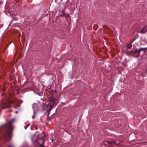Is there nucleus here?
I'll list each match as a JSON object with an SVG mask.
<instances>
[{
  "mask_svg": "<svg viewBox=\"0 0 147 147\" xmlns=\"http://www.w3.org/2000/svg\"><path fill=\"white\" fill-rule=\"evenodd\" d=\"M14 121L15 119H11L7 122L5 125L6 131L4 137L6 139L11 138L12 134V123Z\"/></svg>",
  "mask_w": 147,
  "mask_h": 147,
  "instance_id": "obj_1",
  "label": "nucleus"
},
{
  "mask_svg": "<svg viewBox=\"0 0 147 147\" xmlns=\"http://www.w3.org/2000/svg\"><path fill=\"white\" fill-rule=\"evenodd\" d=\"M16 102L12 99L4 100L0 104V107L2 109H5L11 107L9 104H16Z\"/></svg>",
  "mask_w": 147,
  "mask_h": 147,
  "instance_id": "obj_2",
  "label": "nucleus"
},
{
  "mask_svg": "<svg viewBox=\"0 0 147 147\" xmlns=\"http://www.w3.org/2000/svg\"><path fill=\"white\" fill-rule=\"evenodd\" d=\"M55 100H49L48 103L45 104L44 105V107H45V109L47 111H51L52 108L53 107L54 105Z\"/></svg>",
  "mask_w": 147,
  "mask_h": 147,
  "instance_id": "obj_3",
  "label": "nucleus"
},
{
  "mask_svg": "<svg viewBox=\"0 0 147 147\" xmlns=\"http://www.w3.org/2000/svg\"><path fill=\"white\" fill-rule=\"evenodd\" d=\"M44 136H41V138L40 135H39L38 136H34L32 137V140L33 141V142H36L38 140H39L40 139L42 142L41 145H42L44 143L45 141Z\"/></svg>",
  "mask_w": 147,
  "mask_h": 147,
  "instance_id": "obj_4",
  "label": "nucleus"
},
{
  "mask_svg": "<svg viewBox=\"0 0 147 147\" xmlns=\"http://www.w3.org/2000/svg\"><path fill=\"white\" fill-rule=\"evenodd\" d=\"M147 49V48H140L139 50L136 49L135 50V51L136 52V53H137V55L138 57L140 56V52L142 51H143L144 52H145L146 50Z\"/></svg>",
  "mask_w": 147,
  "mask_h": 147,
  "instance_id": "obj_5",
  "label": "nucleus"
},
{
  "mask_svg": "<svg viewBox=\"0 0 147 147\" xmlns=\"http://www.w3.org/2000/svg\"><path fill=\"white\" fill-rule=\"evenodd\" d=\"M136 52L135 51V50L134 51H129L128 50H126L125 51V53L128 55H129L133 54H136Z\"/></svg>",
  "mask_w": 147,
  "mask_h": 147,
  "instance_id": "obj_6",
  "label": "nucleus"
},
{
  "mask_svg": "<svg viewBox=\"0 0 147 147\" xmlns=\"http://www.w3.org/2000/svg\"><path fill=\"white\" fill-rule=\"evenodd\" d=\"M147 32V27L146 26L144 27L141 31V33L142 34H145Z\"/></svg>",
  "mask_w": 147,
  "mask_h": 147,
  "instance_id": "obj_7",
  "label": "nucleus"
},
{
  "mask_svg": "<svg viewBox=\"0 0 147 147\" xmlns=\"http://www.w3.org/2000/svg\"><path fill=\"white\" fill-rule=\"evenodd\" d=\"M33 108L34 111H35L36 112L37 111L38 107L37 104L36 103L34 104L33 105Z\"/></svg>",
  "mask_w": 147,
  "mask_h": 147,
  "instance_id": "obj_8",
  "label": "nucleus"
},
{
  "mask_svg": "<svg viewBox=\"0 0 147 147\" xmlns=\"http://www.w3.org/2000/svg\"><path fill=\"white\" fill-rule=\"evenodd\" d=\"M107 142L109 144H112V143H114L115 144H116L117 146H119V142H118L117 141L113 142H112L111 141H107Z\"/></svg>",
  "mask_w": 147,
  "mask_h": 147,
  "instance_id": "obj_9",
  "label": "nucleus"
},
{
  "mask_svg": "<svg viewBox=\"0 0 147 147\" xmlns=\"http://www.w3.org/2000/svg\"><path fill=\"white\" fill-rule=\"evenodd\" d=\"M132 47V46L131 43L128 44L127 46L126 50H128L130 49Z\"/></svg>",
  "mask_w": 147,
  "mask_h": 147,
  "instance_id": "obj_10",
  "label": "nucleus"
},
{
  "mask_svg": "<svg viewBox=\"0 0 147 147\" xmlns=\"http://www.w3.org/2000/svg\"><path fill=\"white\" fill-rule=\"evenodd\" d=\"M34 115L33 116H32V118L33 119H34L35 118V116H36V113L35 111H34Z\"/></svg>",
  "mask_w": 147,
  "mask_h": 147,
  "instance_id": "obj_11",
  "label": "nucleus"
},
{
  "mask_svg": "<svg viewBox=\"0 0 147 147\" xmlns=\"http://www.w3.org/2000/svg\"><path fill=\"white\" fill-rule=\"evenodd\" d=\"M30 125V124H29L27 126H25V127H24L25 129H26V128L29 126Z\"/></svg>",
  "mask_w": 147,
  "mask_h": 147,
  "instance_id": "obj_12",
  "label": "nucleus"
},
{
  "mask_svg": "<svg viewBox=\"0 0 147 147\" xmlns=\"http://www.w3.org/2000/svg\"><path fill=\"white\" fill-rule=\"evenodd\" d=\"M8 147H13V146L12 145L10 144L8 146Z\"/></svg>",
  "mask_w": 147,
  "mask_h": 147,
  "instance_id": "obj_13",
  "label": "nucleus"
},
{
  "mask_svg": "<svg viewBox=\"0 0 147 147\" xmlns=\"http://www.w3.org/2000/svg\"><path fill=\"white\" fill-rule=\"evenodd\" d=\"M65 16H66V17H68L69 16V15L67 13L66 14H65Z\"/></svg>",
  "mask_w": 147,
  "mask_h": 147,
  "instance_id": "obj_14",
  "label": "nucleus"
},
{
  "mask_svg": "<svg viewBox=\"0 0 147 147\" xmlns=\"http://www.w3.org/2000/svg\"><path fill=\"white\" fill-rule=\"evenodd\" d=\"M49 119L48 118H47L46 120V121L47 122H48V121H49Z\"/></svg>",
  "mask_w": 147,
  "mask_h": 147,
  "instance_id": "obj_15",
  "label": "nucleus"
},
{
  "mask_svg": "<svg viewBox=\"0 0 147 147\" xmlns=\"http://www.w3.org/2000/svg\"><path fill=\"white\" fill-rule=\"evenodd\" d=\"M51 140L52 142H53V139H52V138H51Z\"/></svg>",
  "mask_w": 147,
  "mask_h": 147,
  "instance_id": "obj_16",
  "label": "nucleus"
},
{
  "mask_svg": "<svg viewBox=\"0 0 147 147\" xmlns=\"http://www.w3.org/2000/svg\"><path fill=\"white\" fill-rule=\"evenodd\" d=\"M45 109V108H44V109H43V110H44Z\"/></svg>",
  "mask_w": 147,
  "mask_h": 147,
  "instance_id": "obj_17",
  "label": "nucleus"
},
{
  "mask_svg": "<svg viewBox=\"0 0 147 147\" xmlns=\"http://www.w3.org/2000/svg\"><path fill=\"white\" fill-rule=\"evenodd\" d=\"M133 42V41H131V43L132 42Z\"/></svg>",
  "mask_w": 147,
  "mask_h": 147,
  "instance_id": "obj_18",
  "label": "nucleus"
}]
</instances>
